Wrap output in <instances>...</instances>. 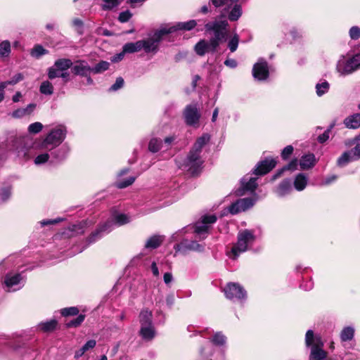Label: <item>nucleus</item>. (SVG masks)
<instances>
[{
    "instance_id": "nucleus-8",
    "label": "nucleus",
    "mask_w": 360,
    "mask_h": 360,
    "mask_svg": "<svg viewBox=\"0 0 360 360\" xmlns=\"http://www.w3.org/2000/svg\"><path fill=\"white\" fill-rule=\"evenodd\" d=\"M360 68V53L354 55L353 57L347 59L345 56L338 60L337 63V70L342 75H348Z\"/></svg>"
},
{
    "instance_id": "nucleus-20",
    "label": "nucleus",
    "mask_w": 360,
    "mask_h": 360,
    "mask_svg": "<svg viewBox=\"0 0 360 360\" xmlns=\"http://www.w3.org/2000/svg\"><path fill=\"white\" fill-rule=\"evenodd\" d=\"M210 2L215 8H224L220 15L222 18L226 16V13L229 12V9H231L234 4L238 2V0H210Z\"/></svg>"
},
{
    "instance_id": "nucleus-11",
    "label": "nucleus",
    "mask_w": 360,
    "mask_h": 360,
    "mask_svg": "<svg viewBox=\"0 0 360 360\" xmlns=\"http://www.w3.org/2000/svg\"><path fill=\"white\" fill-rule=\"evenodd\" d=\"M176 252L186 255L190 251L202 252L205 250V245L199 243L196 240H188L184 239L174 247Z\"/></svg>"
},
{
    "instance_id": "nucleus-53",
    "label": "nucleus",
    "mask_w": 360,
    "mask_h": 360,
    "mask_svg": "<svg viewBox=\"0 0 360 360\" xmlns=\"http://www.w3.org/2000/svg\"><path fill=\"white\" fill-rule=\"evenodd\" d=\"M78 313L79 309L75 307H71L61 309V314L63 316H75L77 315Z\"/></svg>"
},
{
    "instance_id": "nucleus-22",
    "label": "nucleus",
    "mask_w": 360,
    "mask_h": 360,
    "mask_svg": "<svg viewBox=\"0 0 360 360\" xmlns=\"http://www.w3.org/2000/svg\"><path fill=\"white\" fill-rule=\"evenodd\" d=\"M32 150L34 151L36 157L34 160V162L36 165H43L49 161L51 155L49 150H39L35 148V143L32 146Z\"/></svg>"
},
{
    "instance_id": "nucleus-30",
    "label": "nucleus",
    "mask_w": 360,
    "mask_h": 360,
    "mask_svg": "<svg viewBox=\"0 0 360 360\" xmlns=\"http://www.w3.org/2000/svg\"><path fill=\"white\" fill-rule=\"evenodd\" d=\"M142 43L139 41L127 43L123 46L124 53H132L142 50Z\"/></svg>"
},
{
    "instance_id": "nucleus-13",
    "label": "nucleus",
    "mask_w": 360,
    "mask_h": 360,
    "mask_svg": "<svg viewBox=\"0 0 360 360\" xmlns=\"http://www.w3.org/2000/svg\"><path fill=\"white\" fill-rule=\"evenodd\" d=\"M255 204V200L251 198H245L238 200L229 207V212L232 214L245 211L252 207Z\"/></svg>"
},
{
    "instance_id": "nucleus-56",
    "label": "nucleus",
    "mask_w": 360,
    "mask_h": 360,
    "mask_svg": "<svg viewBox=\"0 0 360 360\" xmlns=\"http://www.w3.org/2000/svg\"><path fill=\"white\" fill-rule=\"evenodd\" d=\"M349 37L353 40H356L360 38V27L358 26H353L349 31Z\"/></svg>"
},
{
    "instance_id": "nucleus-23",
    "label": "nucleus",
    "mask_w": 360,
    "mask_h": 360,
    "mask_svg": "<svg viewBox=\"0 0 360 360\" xmlns=\"http://www.w3.org/2000/svg\"><path fill=\"white\" fill-rule=\"evenodd\" d=\"M197 25V22L195 20H191L187 22H178L175 25L169 27L168 28L166 27V30H169V33H172L176 30H191L193 29Z\"/></svg>"
},
{
    "instance_id": "nucleus-54",
    "label": "nucleus",
    "mask_w": 360,
    "mask_h": 360,
    "mask_svg": "<svg viewBox=\"0 0 360 360\" xmlns=\"http://www.w3.org/2000/svg\"><path fill=\"white\" fill-rule=\"evenodd\" d=\"M60 72L61 71L53 65L48 70V77L50 79L60 77Z\"/></svg>"
},
{
    "instance_id": "nucleus-14",
    "label": "nucleus",
    "mask_w": 360,
    "mask_h": 360,
    "mask_svg": "<svg viewBox=\"0 0 360 360\" xmlns=\"http://www.w3.org/2000/svg\"><path fill=\"white\" fill-rule=\"evenodd\" d=\"M252 75L257 80H265L269 77L268 64L265 60L260 58L258 60L252 68Z\"/></svg>"
},
{
    "instance_id": "nucleus-55",
    "label": "nucleus",
    "mask_w": 360,
    "mask_h": 360,
    "mask_svg": "<svg viewBox=\"0 0 360 360\" xmlns=\"http://www.w3.org/2000/svg\"><path fill=\"white\" fill-rule=\"evenodd\" d=\"M124 84V79L121 77H117L116 79L115 82L110 87L109 91H116L121 89Z\"/></svg>"
},
{
    "instance_id": "nucleus-42",
    "label": "nucleus",
    "mask_w": 360,
    "mask_h": 360,
    "mask_svg": "<svg viewBox=\"0 0 360 360\" xmlns=\"http://www.w3.org/2000/svg\"><path fill=\"white\" fill-rule=\"evenodd\" d=\"M297 159H294L292 160V161L290 162V163L288 165H287L286 166H285L284 167H283L281 170H279L273 177V180L277 179L278 177H279L281 174L283 173V171H285V170H295L297 169Z\"/></svg>"
},
{
    "instance_id": "nucleus-21",
    "label": "nucleus",
    "mask_w": 360,
    "mask_h": 360,
    "mask_svg": "<svg viewBox=\"0 0 360 360\" xmlns=\"http://www.w3.org/2000/svg\"><path fill=\"white\" fill-rule=\"evenodd\" d=\"M305 344L307 347H323V342L320 335H314L313 330H308L305 335Z\"/></svg>"
},
{
    "instance_id": "nucleus-26",
    "label": "nucleus",
    "mask_w": 360,
    "mask_h": 360,
    "mask_svg": "<svg viewBox=\"0 0 360 360\" xmlns=\"http://www.w3.org/2000/svg\"><path fill=\"white\" fill-rule=\"evenodd\" d=\"M292 191L291 182L289 179L283 180L276 190V193L279 197H283Z\"/></svg>"
},
{
    "instance_id": "nucleus-33",
    "label": "nucleus",
    "mask_w": 360,
    "mask_h": 360,
    "mask_svg": "<svg viewBox=\"0 0 360 360\" xmlns=\"http://www.w3.org/2000/svg\"><path fill=\"white\" fill-rule=\"evenodd\" d=\"M231 10L228 15V18L231 21H236L242 15V8L237 3L231 6Z\"/></svg>"
},
{
    "instance_id": "nucleus-32",
    "label": "nucleus",
    "mask_w": 360,
    "mask_h": 360,
    "mask_svg": "<svg viewBox=\"0 0 360 360\" xmlns=\"http://www.w3.org/2000/svg\"><path fill=\"white\" fill-rule=\"evenodd\" d=\"M354 328L352 326H346L340 332V339L342 342L352 340L354 336Z\"/></svg>"
},
{
    "instance_id": "nucleus-49",
    "label": "nucleus",
    "mask_w": 360,
    "mask_h": 360,
    "mask_svg": "<svg viewBox=\"0 0 360 360\" xmlns=\"http://www.w3.org/2000/svg\"><path fill=\"white\" fill-rule=\"evenodd\" d=\"M43 124L39 122H34L29 125L28 127V132L30 134H36L39 133L43 129Z\"/></svg>"
},
{
    "instance_id": "nucleus-35",
    "label": "nucleus",
    "mask_w": 360,
    "mask_h": 360,
    "mask_svg": "<svg viewBox=\"0 0 360 360\" xmlns=\"http://www.w3.org/2000/svg\"><path fill=\"white\" fill-rule=\"evenodd\" d=\"M11 52V43L8 40H4L0 43V58L4 59L8 58Z\"/></svg>"
},
{
    "instance_id": "nucleus-61",
    "label": "nucleus",
    "mask_w": 360,
    "mask_h": 360,
    "mask_svg": "<svg viewBox=\"0 0 360 360\" xmlns=\"http://www.w3.org/2000/svg\"><path fill=\"white\" fill-rule=\"evenodd\" d=\"M333 126H334L333 124L330 125L329 129H328L326 131H325L323 134H322L318 136L317 139L319 143H323L326 142L329 139V133H330V129L333 127Z\"/></svg>"
},
{
    "instance_id": "nucleus-9",
    "label": "nucleus",
    "mask_w": 360,
    "mask_h": 360,
    "mask_svg": "<svg viewBox=\"0 0 360 360\" xmlns=\"http://www.w3.org/2000/svg\"><path fill=\"white\" fill-rule=\"evenodd\" d=\"M216 221L217 217L214 214L205 215L202 217L201 221L195 224L194 232L200 240H204L207 238L210 224L215 223Z\"/></svg>"
},
{
    "instance_id": "nucleus-24",
    "label": "nucleus",
    "mask_w": 360,
    "mask_h": 360,
    "mask_svg": "<svg viewBox=\"0 0 360 360\" xmlns=\"http://www.w3.org/2000/svg\"><path fill=\"white\" fill-rule=\"evenodd\" d=\"M345 127L348 129L360 127V113H355L346 117L344 120Z\"/></svg>"
},
{
    "instance_id": "nucleus-51",
    "label": "nucleus",
    "mask_w": 360,
    "mask_h": 360,
    "mask_svg": "<svg viewBox=\"0 0 360 360\" xmlns=\"http://www.w3.org/2000/svg\"><path fill=\"white\" fill-rule=\"evenodd\" d=\"M239 42V37L238 34H234L228 43V47L231 52L236 51Z\"/></svg>"
},
{
    "instance_id": "nucleus-36",
    "label": "nucleus",
    "mask_w": 360,
    "mask_h": 360,
    "mask_svg": "<svg viewBox=\"0 0 360 360\" xmlns=\"http://www.w3.org/2000/svg\"><path fill=\"white\" fill-rule=\"evenodd\" d=\"M162 141L160 139L153 138L148 143V150L155 153L163 148Z\"/></svg>"
},
{
    "instance_id": "nucleus-16",
    "label": "nucleus",
    "mask_w": 360,
    "mask_h": 360,
    "mask_svg": "<svg viewBox=\"0 0 360 360\" xmlns=\"http://www.w3.org/2000/svg\"><path fill=\"white\" fill-rule=\"evenodd\" d=\"M185 122L188 125H194L199 121L200 115L195 105H188L184 111Z\"/></svg>"
},
{
    "instance_id": "nucleus-64",
    "label": "nucleus",
    "mask_w": 360,
    "mask_h": 360,
    "mask_svg": "<svg viewBox=\"0 0 360 360\" xmlns=\"http://www.w3.org/2000/svg\"><path fill=\"white\" fill-rule=\"evenodd\" d=\"M176 136H169L166 137L164 139V143L165 145V150H168L171 146V144L175 141Z\"/></svg>"
},
{
    "instance_id": "nucleus-17",
    "label": "nucleus",
    "mask_w": 360,
    "mask_h": 360,
    "mask_svg": "<svg viewBox=\"0 0 360 360\" xmlns=\"http://www.w3.org/2000/svg\"><path fill=\"white\" fill-rule=\"evenodd\" d=\"M276 162L274 159H266L259 162L253 173L256 175H264L275 167Z\"/></svg>"
},
{
    "instance_id": "nucleus-7",
    "label": "nucleus",
    "mask_w": 360,
    "mask_h": 360,
    "mask_svg": "<svg viewBox=\"0 0 360 360\" xmlns=\"http://www.w3.org/2000/svg\"><path fill=\"white\" fill-rule=\"evenodd\" d=\"M167 34H169V31L166 30V27H164L155 32L152 37L146 39L140 40L143 45L142 49L146 53H157L162 37Z\"/></svg>"
},
{
    "instance_id": "nucleus-34",
    "label": "nucleus",
    "mask_w": 360,
    "mask_h": 360,
    "mask_svg": "<svg viewBox=\"0 0 360 360\" xmlns=\"http://www.w3.org/2000/svg\"><path fill=\"white\" fill-rule=\"evenodd\" d=\"M58 324L56 319H51L48 321L41 322L38 325V328L43 332H51L55 330Z\"/></svg>"
},
{
    "instance_id": "nucleus-43",
    "label": "nucleus",
    "mask_w": 360,
    "mask_h": 360,
    "mask_svg": "<svg viewBox=\"0 0 360 360\" xmlns=\"http://www.w3.org/2000/svg\"><path fill=\"white\" fill-rule=\"evenodd\" d=\"M39 91L42 94L51 95L53 93V86L50 82L44 81L41 84Z\"/></svg>"
},
{
    "instance_id": "nucleus-44",
    "label": "nucleus",
    "mask_w": 360,
    "mask_h": 360,
    "mask_svg": "<svg viewBox=\"0 0 360 360\" xmlns=\"http://www.w3.org/2000/svg\"><path fill=\"white\" fill-rule=\"evenodd\" d=\"M47 53H48V51L46 49H45L42 46L36 45L32 49L30 54L32 57H34L35 58H39L41 56L45 55Z\"/></svg>"
},
{
    "instance_id": "nucleus-25",
    "label": "nucleus",
    "mask_w": 360,
    "mask_h": 360,
    "mask_svg": "<svg viewBox=\"0 0 360 360\" xmlns=\"http://www.w3.org/2000/svg\"><path fill=\"white\" fill-rule=\"evenodd\" d=\"M164 240V236L160 235H154L150 237L146 242L145 248L146 249H156Z\"/></svg>"
},
{
    "instance_id": "nucleus-47",
    "label": "nucleus",
    "mask_w": 360,
    "mask_h": 360,
    "mask_svg": "<svg viewBox=\"0 0 360 360\" xmlns=\"http://www.w3.org/2000/svg\"><path fill=\"white\" fill-rule=\"evenodd\" d=\"M20 147H17L16 150L19 157L29 158L28 149L25 146V140H20Z\"/></svg>"
},
{
    "instance_id": "nucleus-46",
    "label": "nucleus",
    "mask_w": 360,
    "mask_h": 360,
    "mask_svg": "<svg viewBox=\"0 0 360 360\" xmlns=\"http://www.w3.org/2000/svg\"><path fill=\"white\" fill-rule=\"evenodd\" d=\"M85 315L79 314L77 318L70 321L66 323L68 328H76L82 324V323L84 321Z\"/></svg>"
},
{
    "instance_id": "nucleus-45",
    "label": "nucleus",
    "mask_w": 360,
    "mask_h": 360,
    "mask_svg": "<svg viewBox=\"0 0 360 360\" xmlns=\"http://www.w3.org/2000/svg\"><path fill=\"white\" fill-rule=\"evenodd\" d=\"M226 338L220 332L216 333L212 339V342L215 345L222 346L226 343Z\"/></svg>"
},
{
    "instance_id": "nucleus-15",
    "label": "nucleus",
    "mask_w": 360,
    "mask_h": 360,
    "mask_svg": "<svg viewBox=\"0 0 360 360\" xmlns=\"http://www.w3.org/2000/svg\"><path fill=\"white\" fill-rule=\"evenodd\" d=\"M257 178L251 174L244 176L241 181V188L237 191L238 195H243L246 191L253 192L257 186Z\"/></svg>"
},
{
    "instance_id": "nucleus-31",
    "label": "nucleus",
    "mask_w": 360,
    "mask_h": 360,
    "mask_svg": "<svg viewBox=\"0 0 360 360\" xmlns=\"http://www.w3.org/2000/svg\"><path fill=\"white\" fill-rule=\"evenodd\" d=\"M307 184V177L305 174L300 173L296 176L294 181V186L297 191L304 190Z\"/></svg>"
},
{
    "instance_id": "nucleus-40",
    "label": "nucleus",
    "mask_w": 360,
    "mask_h": 360,
    "mask_svg": "<svg viewBox=\"0 0 360 360\" xmlns=\"http://www.w3.org/2000/svg\"><path fill=\"white\" fill-rule=\"evenodd\" d=\"M355 161L349 150L345 152L338 159V165L340 167H344L350 162Z\"/></svg>"
},
{
    "instance_id": "nucleus-28",
    "label": "nucleus",
    "mask_w": 360,
    "mask_h": 360,
    "mask_svg": "<svg viewBox=\"0 0 360 360\" xmlns=\"http://www.w3.org/2000/svg\"><path fill=\"white\" fill-rule=\"evenodd\" d=\"M316 159L314 154L304 155L301 158L300 165L301 169H307L315 165Z\"/></svg>"
},
{
    "instance_id": "nucleus-10",
    "label": "nucleus",
    "mask_w": 360,
    "mask_h": 360,
    "mask_svg": "<svg viewBox=\"0 0 360 360\" xmlns=\"http://www.w3.org/2000/svg\"><path fill=\"white\" fill-rule=\"evenodd\" d=\"M224 292L226 298L229 300H237L243 302L246 300L247 292L238 283H229L224 288Z\"/></svg>"
},
{
    "instance_id": "nucleus-48",
    "label": "nucleus",
    "mask_w": 360,
    "mask_h": 360,
    "mask_svg": "<svg viewBox=\"0 0 360 360\" xmlns=\"http://www.w3.org/2000/svg\"><path fill=\"white\" fill-rule=\"evenodd\" d=\"M11 195V186H7L1 189L0 200L2 202H6L7 200H8L10 198Z\"/></svg>"
},
{
    "instance_id": "nucleus-12",
    "label": "nucleus",
    "mask_w": 360,
    "mask_h": 360,
    "mask_svg": "<svg viewBox=\"0 0 360 360\" xmlns=\"http://www.w3.org/2000/svg\"><path fill=\"white\" fill-rule=\"evenodd\" d=\"M4 283L8 291L18 290L24 285L23 278L20 274H8L5 277Z\"/></svg>"
},
{
    "instance_id": "nucleus-50",
    "label": "nucleus",
    "mask_w": 360,
    "mask_h": 360,
    "mask_svg": "<svg viewBox=\"0 0 360 360\" xmlns=\"http://www.w3.org/2000/svg\"><path fill=\"white\" fill-rule=\"evenodd\" d=\"M135 179V177L130 176L124 181L119 180L118 181L116 182V186L119 188H124L131 185L134 182Z\"/></svg>"
},
{
    "instance_id": "nucleus-6",
    "label": "nucleus",
    "mask_w": 360,
    "mask_h": 360,
    "mask_svg": "<svg viewBox=\"0 0 360 360\" xmlns=\"http://www.w3.org/2000/svg\"><path fill=\"white\" fill-rule=\"evenodd\" d=\"M153 314L150 311L143 309L139 314V322L141 328L139 335L146 341L152 340L156 334L155 327L153 324Z\"/></svg>"
},
{
    "instance_id": "nucleus-29",
    "label": "nucleus",
    "mask_w": 360,
    "mask_h": 360,
    "mask_svg": "<svg viewBox=\"0 0 360 360\" xmlns=\"http://www.w3.org/2000/svg\"><path fill=\"white\" fill-rule=\"evenodd\" d=\"M36 108V104L30 103L26 108H18L12 112V117L14 118H21L25 115H30Z\"/></svg>"
},
{
    "instance_id": "nucleus-52",
    "label": "nucleus",
    "mask_w": 360,
    "mask_h": 360,
    "mask_svg": "<svg viewBox=\"0 0 360 360\" xmlns=\"http://www.w3.org/2000/svg\"><path fill=\"white\" fill-rule=\"evenodd\" d=\"M121 1L122 0H104L103 8L104 10H110L120 4Z\"/></svg>"
},
{
    "instance_id": "nucleus-60",
    "label": "nucleus",
    "mask_w": 360,
    "mask_h": 360,
    "mask_svg": "<svg viewBox=\"0 0 360 360\" xmlns=\"http://www.w3.org/2000/svg\"><path fill=\"white\" fill-rule=\"evenodd\" d=\"M86 225V221H83L79 223L78 224L73 225L72 231H75L77 234H82L84 232V226Z\"/></svg>"
},
{
    "instance_id": "nucleus-58",
    "label": "nucleus",
    "mask_w": 360,
    "mask_h": 360,
    "mask_svg": "<svg viewBox=\"0 0 360 360\" xmlns=\"http://www.w3.org/2000/svg\"><path fill=\"white\" fill-rule=\"evenodd\" d=\"M349 152L355 161L360 159V143H357Z\"/></svg>"
},
{
    "instance_id": "nucleus-19",
    "label": "nucleus",
    "mask_w": 360,
    "mask_h": 360,
    "mask_svg": "<svg viewBox=\"0 0 360 360\" xmlns=\"http://www.w3.org/2000/svg\"><path fill=\"white\" fill-rule=\"evenodd\" d=\"M71 70L76 75L87 77L91 72V67L85 60H78L72 63Z\"/></svg>"
},
{
    "instance_id": "nucleus-1",
    "label": "nucleus",
    "mask_w": 360,
    "mask_h": 360,
    "mask_svg": "<svg viewBox=\"0 0 360 360\" xmlns=\"http://www.w3.org/2000/svg\"><path fill=\"white\" fill-rule=\"evenodd\" d=\"M229 24L226 20H215L205 24L207 32H213L214 37L210 40L201 39L195 46V53L202 56L207 53H214L220 43L226 36V29Z\"/></svg>"
},
{
    "instance_id": "nucleus-38",
    "label": "nucleus",
    "mask_w": 360,
    "mask_h": 360,
    "mask_svg": "<svg viewBox=\"0 0 360 360\" xmlns=\"http://www.w3.org/2000/svg\"><path fill=\"white\" fill-rule=\"evenodd\" d=\"M110 63L104 60L100 61L94 67L91 68V72L94 74H100L108 70Z\"/></svg>"
},
{
    "instance_id": "nucleus-3",
    "label": "nucleus",
    "mask_w": 360,
    "mask_h": 360,
    "mask_svg": "<svg viewBox=\"0 0 360 360\" xmlns=\"http://www.w3.org/2000/svg\"><path fill=\"white\" fill-rule=\"evenodd\" d=\"M67 129L60 124L53 128L41 141L35 142V148L39 150H52L58 147L66 137Z\"/></svg>"
},
{
    "instance_id": "nucleus-57",
    "label": "nucleus",
    "mask_w": 360,
    "mask_h": 360,
    "mask_svg": "<svg viewBox=\"0 0 360 360\" xmlns=\"http://www.w3.org/2000/svg\"><path fill=\"white\" fill-rule=\"evenodd\" d=\"M132 14L130 11H125L120 13L118 19L121 22H126L129 20Z\"/></svg>"
},
{
    "instance_id": "nucleus-41",
    "label": "nucleus",
    "mask_w": 360,
    "mask_h": 360,
    "mask_svg": "<svg viewBox=\"0 0 360 360\" xmlns=\"http://www.w3.org/2000/svg\"><path fill=\"white\" fill-rule=\"evenodd\" d=\"M330 87V84L326 80L321 81L317 83L316 85V92L319 96H321L328 92Z\"/></svg>"
},
{
    "instance_id": "nucleus-59",
    "label": "nucleus",
    "mask_w": 360,
    "mask_h": 360,
    "mask_svg": "<svg viewBox=\"0 0 360 360\" xmlns=\"http://www.w3.org/2000/svg\"><path fill=\"white\" fill-rule=\"evenodd\" d=\"M293 152V147L292 146H287L283 148L281 153V157L283 160H287Z\"/></svg>"
},
{
    "instance_id": "nucleus-37",
    "label": "nucleus",
    "mask_w": 360,
    "mask_h": 360,
    "mask_svg": "<svg viewBox=\"0 0 360 360\" xmlns=\"http://www.w3.org/2000/svg\"><path fill=\"white\" fill-rule=\"evenodd\" d=\"M54 65L58 68L61 72L66 71L72 65L71 60L68 58H60L55 61Z\"/></svg>"
},
{
    "instance_id": "nucleus-27",
    "label": "nucleus",
    "mask_w": 360,
    "mask_h": 360,
    "mask_svg": "<svg viewBox=\"0 0 360 360\" xmlns=\"http://www.w3.org/2000/svg\"><path fill=\"white\" fill-rule=\"evenodd\" d=\"M323 347H312L309 355V360H324L327 356V352Z\"/></svg>"
},
{
    "instance_id": "nucleus-5",
    "label": "nucleus",
    "mask_w": 360,
    "mask_h": 360,
    "mask_svg": "<svg viewBox=\"0 0 360 360\" xmlns=\"http://www.w3.org/2000/svg\"><path fill=\"white\" fill-rule=\"evenodd\" d=\"M113 221H108L104 224L101 225L98 229H97L94 232H93L89 238H88V245L95 242L98 239L101 237V233L103 232H109L110 231V228L113 224H115L118 226H122L124 224H128L131 221L130 216L123 214V213H115L112 215Z\"/></svg>"
},
{
    "instance_id": "nucleus-4",
    "label": "nucleus",
    "mask_w": 360,
    "mask_h": 360,
    "mask_svg": "<svg viewBox=\"0 0 360 360\" xmlns=\"http://www.w3.org/2000/svg\"><path fill=\"white\" fill-rule=\"evenodd\" d=\"M256 236L254 231L249 229L240 231L237 236V242L227 252V256L231 259H236L240 254L246 252L253 245Z\"/></svg>"
},
{
    "instance_id": "nucleus-18",
    "label": "nucleus",
    "mask_w": 360,
    "mask_h": 360,
    "mask_svg": "<svg viewBox=\"0 0 360 360\" xmlns=\"http://www.w3.org/2000/svg\"><path fill=\"white\" fill-rule=\"evenodd\" d=\"M69 148L66 145H63L59 148H56L52 150H49L51 155V162H59L64 160L68 153H69Z\"/></svg>"
},
{
    "instance_id": "nucleus-63",
    "label": "nucleus",
    "mask_w": 360,
    "mask_h": 360,
    "mask_svg": "<svg viewBox=\"0 0 360 360\" xmlns=\"http://www.w3.org/2000/svg\"><path fill=\"white\" fill-rule=\"evenodd\" d=\"M125 54L126 53H124V49H122V52L114 55L112 57H111L110 60L112 63H117L124 58Z\"/></svg>"
},
{
    "instance_id": "nucleus-39",
    "label": "nucleus",
    "mask_w": 360,
    "mask_h": 360,
    "mask_svg": "<svg viewBox=\"0 0 360 360\" xmlns=\"http://www.w3.org/2000/svg\"><path fill=\"white\" fill-rule=\"evenodd\" d=\"M355 161L349 150L345 152L338 159V165L340 167H344L350 162Z\"/></svg>"
},
{
    "instance_id": "nucleus-2",
    "label": "nucleus",
    "mask_w": 360,
    "mask_h": 360,
    "mask_svg": "<svg viewBox=\"0 0 360 360\" xmlns=\"http://www.w3.org/2000/svg\"><path fill=\"white\" fill-rule=\"evenodd\" d=\"M210 138L208 134H203L198 138L185 160V168L193 174H195L198 172L200 167L203 163L200 153L202 147L210 141Z\"/></svg>"
},
{
    "instance_id": "nucleus-62",
    "label": "nucleus",
    "mask_w": 360,
    "mask_h": 360,
    "mask_svg": "<svg viewBox=\"0 0 360 360\" xmlns=\"http://www.w3.org/2000/svg\"><path fill=\"white\" fill-rule=\"evenodd\" d=\"M24 79V76L22 73H18L12 77V78L8 80V83H10L11 85H14L19 82L22 81Z\"/></svg>"
}]
</instances>
